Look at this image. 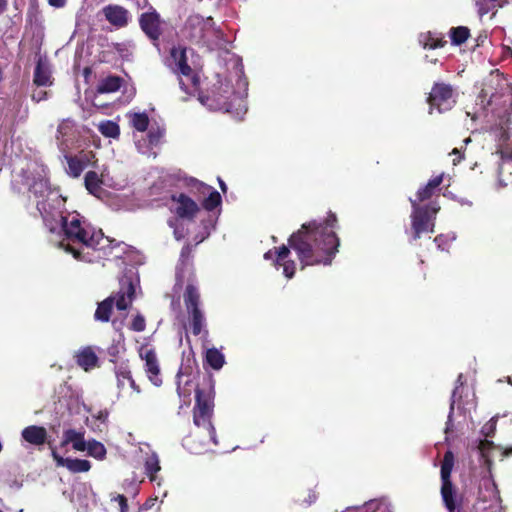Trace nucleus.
I'll use <instances>...</instances> for the list:
<instances>
[{
    "label": "nucleus",
    "mask_w": 512,
    "mask_h": 512,
    "mask_svg": "<svg viewBox=\"0 0 512 512\" xmlns=\"http://www.w3.org/2000/svg\"><path fill=\"white\" fill-rule=\"evenodd\" d=\"M50 6L55 8H62L66 4V0H48Z\"/></svg>",
    "instance_id": "46"
},
{
    "label": "nucleus",
    "mask_w": 512,
    "mask_h": 512,
    "mask_svg": "<svg viewBox=\"0 0 512 512\" xmlns=\"http://www.w3.org/2000/svg\"><path fill=\"white\" fill-rule=\"evenodd\" d=\"M28 191L37 199L36 209L44 225L54 229L56 225L53 224V217L57 216L58 210L49 203V196L52 193L49 179L41 175L35 176L30 173Z\"/></svg>",
    "instance_id": "6"
},
{
    "label": "nucleus",
    "mask_w": 512,
    "mask_h": 512,
    "mask_svg": "<svg viewBox=\"0 0 512 512\" xmlns=\"http://www.w3.org/2000/svg\"><path fill=\"white\" fill-rule=\"evenodd\" d=\"M132 126L139 132H144L149 126V117L145 113H135L132 117Z\"/></svg>",
    "instance_id": "35"
},
{
    "label": "nucleus",
    "mask_w": 512,
    "mask_h": 512,
    "mask_svg": "<svg viewBox=\"0 0 512 512\" xmlns=\"http://www.w3.org/2000/svg\"><path fill=\"white\" fill-rule=\"evenodd\" d=\"M115 500L118 502V504L120 506V512L128 511V501L124 495H122V494L117 495Z\"/></svg>",
    "instance_id": "43"
},
{
    "label": "nucleus",
    "mask_w": 512,
    "mask_h": 512,
    "mask_svg": "<svg viewBox=\"0 0 512 512\" xmlns=\"http://www.w3.org/2000/svg\"><path fill=\"white\" fill-rule=\"evenodd\" d=\"M273 254H275V250H274V249H273V250H269L268 252H266V253L264 254V258H265L266 260L273 259Z\"/></svg>",
    "instance_id": "53"
},
{
    "label": "nucleus",
    "mask_w": 512,
    "mask_h": 512,
    "mask_svg": "<svg viewBox=\"0 0 512 512\" xmlns=\"http://www.w3.org/2000/svg\"><path fill=\"white\" fill-rule=\"evenodd\" d=\"M184 305L188 313L189 325L194 336L208 335L206 329V318L201 309V295L199 289L188 283L183 294Z\"/></svg>",
    "instance_id": "8"
},
{
    "label": "nucleus",
    "mask_w": 512,
    "mask_h": 512,
    "mask_svg": "<svg viewBox=\"0 0 512 512\" xmlns=\"http://www.w3.org/2000/svg\"><path fill=\"white\" fill-rule=\"evenodd\" d=\"M186 51V48L180 46L171 49L170 56L175 63L174 72L187 77L191 81L192 89L198 91L200 78L188 64Z\"/></svg>",
    "instance_id": "13"
},
{
    "label": "nucleus",
    "mask_w": 512,
    "mask_h": 512,
    "mask_svg": "<svg viewBox=\"0 0 512 512\" xmlns=\"http://www.w3.org/2000/svg\"><path fill=\"white\" fill-rule=\"evenodd\" d=\"M506 455H512V448L508 449L506 452H505Z\"/></svg>",
    "instance_id": "58"
},
{
    "label": "nucleus",
    "mask_w": 512,
    "mask_h": 512,
    "mask_svg": "<svg viewBox=\"0 0 512 512\" xmlns=\"http://www.w3.org/2000/svg\"><path fill=\"white\" fill-rule=\"evenodd\" d=\"M337 222L336 214L330 211L322 221L312 220L302 224L301 228L289 237V247H274V265L277 268L282 267L283 274L288 279L294 277L296 263L290 259V248L296 252L301 269L306 266L330 265L340 246V239L335 232Z\"/></svg>",
    "instance_id": "1"
},
{
    "label": "nucleus",
    "mask_w": 512,
    "mask_h": 512,
    "mask_svg": "<svg viewBox=\"0 0 512 512\" xmlns=\"http://www.w3.org/2000/svg\"><path fill=\"white\" fill-rule=\"evenodd\" d=\"M493 429H494V426H490V428H488V431H491V432H492V431H493Z\"/></svg>",
    "instance_id": "61"
},
{
    "label": "nucleus",
    "mask_w": 512,
    "mask_h": 512,
    "mask_svg": "<svg viewBox=\"0 0 512 512\" xmlns=\"http://www.w3.org/2000/svg\"><path fill=\"white\" fill-rule=\"evenodd\" d=\"M84 183L90 194L98 196L101 193L103 181L95 171H88L86 173Z\"/></svg>",
    "instance_id": "25"
},
{
    "label": "nucleus",
    "mask_w": 512,
    "mask_h": 512,
    "mask_svg": "<svg viewBox=\"0 0 512 512\" xmlns=\"http://www.w3.org/2000/svg\"><path fill=\"white\" fill-rule=\"evenodd\" d=\"M451 154L458 156L457 158L453 159V164L454 165H456L457 163H459L463 159V156H462V154H461V152H460V150L458 148H454L452 150Z\"/></svg>",
    "instance_id": "48"
},
{
    "label": "nucleus",
    "mask_w": 512,
    "mask_h": 512,
    "mask_svg": "<svg viewBox=\"0 0 512 512\" xmlns=\"http://www.w3.org/2000/svg\"><path fill=\"white\" fill-rule=\"evenodd\" d=\"M508 4L507 0H475L477 13L480 17L488 14L498 8H503Z\"/></svg>",
    "instance_id": "24"
},
{
    "label": "nucleus",
    "mask_w": 512,
    "mask_h": 512,
    "mask_svg": "<svg viewBox=\"0 0 512 512\" xmlns=\"http://www.w3.org/2000/svg\"><path fill=\"white\" fill-rule=\"evenodd\" d=\"M7 9V0H0V14Z\"/></svg>",
    "instance_id": "51"
},
{
    "label": "nucleus",
    "mask_w": 512,
    "mask_h": 512,
    "mask_svg": "<svg viewBox=\"0 0 512 512\" xmlns=\"http://www.w3.org/2000/svg\"><path fill=\"white\" fill-rule=\"evenodd\" d=\"M135 298V285L131 277L124 276L119 281V290L114 296H109L100 302L96 308L94 318L100 322H108L115 303L120 311L128 309Z\"/></svg>",
    "instance_id": "5"
},
{
    "label": "nucleus",
    "mask_w": 512,
    "mask_h": 512,
    "mask_svg": "<svg viewBox=\"0 0 512 512\" xmlns=\"http://www.w3.org/2000/svg\"><path fill=\"white\" fill-rule=\"evenodd\" d=\"M102 13L105 19L113 26L117 28H123L128 25L129 12L126 8L116 5L109 4L102 9Z\"/></svg>",
    "instance_id": "17"
},
{
    "label": "nucleus",
    "mask_w": 512,
    "mask_h": 512,
    "mask_svg": "<svg viewBox=\"0 0 512 512\" xmlns=\"http://www.w3.org/2000/svg\"><path fill=\"white\" fill-rule=\"evenodd\" d=\"M86 450L89 456L97 460H104L107 454L104 444L95 439L86 442Z\"/></svg>",
    "instance_id": "29"
},
{
    "label": "nucleus",
    "mask_w": 512,
    "mask_h": 512,
    "mask_svg": "<svg viewBox=\"0 0 512 512\" xmlns=\"http://www.w3.org/2000/svg\"><path fill=\"white\" fill-rule=\"evenodd\" d=\"M218 181H219V186H220V189L222 190L223 193H226L227 192V186L225 184V182L218 178Z\"/></svg>",
    "instance_id": "52"
},
{
    "label": "nucleus",
    "mask_w": 512,
    "mask_h": 512,
    "mask_svg": "<svg viewBox=\"0 0 512 512\" xmlns=\"http://www.w3.org/2000/svg\"><path fill=\"white\" fill-rule=\"evenodd\" d=\"M67 433L69 436L70 443L72 447L76 451H85L86 450V441L84 438V431H77L75 429H67Z\"/></svg>",
    "instance_id": "33"
},
{
    "label": "nucleus",
    "mask_w": 512,
    "mask_h": 512,
    "mask_svg": "<svg viewBox=\"0 0 512 512\" xmlns=\"http://www.w3.org/2000/svg\"><path fill=\"white\" fill-rule=\"evenodd\" d=\"M195 391L196 402L193 408V422L197 431L185 437L183 445L193 454H202L209 449L210 444H218L216 430L211 421L215 398L212 377H204Z\"/></svg>",
    "instance_id": "3"
},
{
    "label": "nucleus",
    "mask_w": 512,
    "mask_h": 512,
    "mask_svg": "<svg viewBox=\"0 0 512 512\" xmlns=\"http://www.w3.org/2000/svg\"><path fill=\"white\" fill-rule=\"evenodd\" d=\"M179 85L187 94L191 95L197 92L199 101L213 111L231 112L233 101L237 99L231 82L221 79L219 76L205 91H201L200 87L198 91H194V89L190 91L181 78L179 79Z\"/></svg>",
    "instance_id": "4"
},
{
    "label": "nucleus",
    "mask_w": 512,
    "mask_h": 512,
    "mask_svg": "<svg viewBox=\"0 0 512 512\" xmlns=\"http://www.w3.org/2000/svg\"><path fill=\"white\" fill-rule=\"evenodd\" d=\"M184 33L185 37L192 44L209 46L215 30L209 22L204 21L202 18L194 17L187 21Z\"/></svg>",
    "instance_id": "10"
},
{
    "label": "nucleus",
    "mask_w": 512,
    "mask_h": 512,
    "mask_svg": "<svg viewBox=\"0 0 512 512\" xmlns=\"http://www.w3.org/2000/svg\"><path fill=\"white\" fill-rule=\"evenodd\" d=\"M68 169H69V175L77 178L81 175V173L84 171V167L82 164H80L79 160L75 158L74 156H66Z\"/></svg>",
    "instance_id": "36"
},
{
    "label": "nucleus",
    "mask_w": 512,
    "mask_h": 512,
    "mask_svg": "<svg viewBox=\"0 0 512 512\" xmlns=\"http://www.w3.org/2000/svg\"><path fill=\"white\" fill-rule=\"evenodd\" d=\"M434 242L438 245V247H441L442 246V242H443V236L442 235H438L434 238Z\"/></svg>",
    "instance_id": "54"
},
{
    "label": "nucleus",
    "mask_w": 512,
    "mask_h": 512,
    "mask_svg": "<svg viewBox=\"0 0 512 512\" xmlns=\"http://www.w3.org/2000/svg\"><path fill=\"white\" fill-rule=\"evenodd\" d=\"M173 234L177 240H181L184 237L183 233L177 228L174 229Z\"/></svg>",
    "instance_id": "50"
},
{
    "label": "nucleus",
    "mask_w": 512,
    "mask_h": 512,
    "mask_svg": "<svg viewBox=\"0 0 512 512\" xmlns=\"http://www.w3.org/2000/svg\"><path fill=\"white\" fill-rule=\"evenodd\" d=\"M31 98L33 101L35 102H41V101H44L48 98V92L46 90H43V89H35L33 92H32V95H31Z\"/></svg>",
    "instance_id": "41"
},
{
    "label": "nucleus",
    "mask_w": 512,
    "mask_h": 512,
    "mask_svg": "<svg viewBox=\"0 0 512 512\" xmlns=\"http://www.w3.org/2000/svg\"><path fill=\"white\" fill-rule=\"evenodd\" d=\"M91 68L90 67H85L84 70H83V75L85 76V78L89 77L91 75Z\"/></svg>",
    "instance_id": "55"
},
{
    "label": "nucleus",
    "mask_w": 512,
    "mask_h": 512,
    "mask_svg": "<svg viewBox=\"0 0 512 512\" xmlns=\"http://www.w3.org/2000/svg\"><path fill=\"white\" fill-rule=\"evenodd\" d=\"M106 417H107V414L100 412L99 415L97 416V419L104 422L106 420Z\"/></svg>",
    "instance_id": "56"
},
{
    "label": "nucleus",
    "mask_w": 512,
    "mask_h": 512,
    "mask_svg": "<svg viewBox=\"0 0 512 512\" xmlns=\"http://www.w3.org/2000/svg\"><path fill=\"white\" fill-rule=\"evenodd\" d=\"M115 375L117 378V387L120 391L124 390L126 384H128L136 394L141 392L139 385H137L135 380L132 378L128 365L121 364L117 366L115 368Z\"/></svg>",
    "instance_id": "21"
},
{
    "label": "nucleus",
    "mask_w": 512,
    "mask_h": 512,
    "mask_svg": "<svg viewBox=\"0 0 512 512\" xmlns=\"http://www.w3.org/2000/svg\"><path fill=\"white\" fill-rule=\"evenodd\" d=\"M461 379H462V374H460V375L458 376V379H457V382L459 383V385H460V386H462V384H463V383L461 382Z\"/></svg>",
    "instance_id": "57"
},
{
    "label": "nucleus",
    "mask_w": 512,
    "mask_h": 512,
    "mask_svg": "<svg viewBox=\"0 0 512 512\" xmlns=\"http://www.w3.org/2000/svg\"><path fill=\"white\" fill-rule=\"evenodd\" d=\"M496 153L500 156L502 160H512L511 150L498 149Z\"/></svg>",
    "instance_id": "45"
},
{
    "label": "nucleus",
    "mask_w": 512,
    "mask_h": 512,
    "mask_svg": "<svg viewBox=\"0 0 512 512\" xmlns=\"http://www.w3.org/2000/svg\"><path fill=\"white\" fill-rule=\"evenodd\" d=\"M33 83L37 87H46L53 84V78L49 65L41 58L36 62L33 74Z\"/></svg>",
    "instance_id": "19"
},
{
    "label": "nucleus",
    "mask_w": 512,
    "mask_h": 512,
    "mask_svg": "<svg viewBox=\"0 0 512 512\" xmlns=\"http://www.w3.org/2000/svg\"><path fill=\"white\" fill-rule=\"evenodd\" d=\"M2 80V70L0 69V81Z\"/></svg>",
    "instance_id": "62"
},
{
    "label": "nucleus",
    "mask_w": 512,
    "mask_h": 512,
    "mask_svg": "<svg viewBox=\"0 0 512 512\" xmlns=\"http://www.w3.org/2000/svg\"><path fill=\"white\" fill-rule=\"evenodd\" d=\"M189 383L187 382L185 384V386L182 388L180 386H178L177 388V392H178V395L180 398H182V401L184 402V404H190V394H191V389H187L186 386H188Z\"/></svg>",
    "instance_id": "40"
},
{
    "label": "nucleus",
    "mask_w": 512,
    "mask_h": 512,
    "mask_svg": "<svg viewBox=\"0 0 512 512\" xmlns=\"http://www.w3.org/2000/svg\"><path fill=\"white\" fill-rule=\"evenodd\" d=\"M21 437L25 442L37 447L49 442L47 430L43 426H27L22 430Z\"/></svg>",
    "instance_id": "18"
},
{
    "label": "nucleus",
    "mask_w": 512,
    "mask_h": 512,
    "mask_svg": "<svg viewBox=\"0 0 512 512\" xmlns=\"http://www.w3.org/2000/svg\"><path fill=\"white\" fill-rule=\"evenodd\" d=\"M483 433L485 434L486 437L492 436L490 431H488V432L483 431Z\"/></svg>",
    "instance_id": "60"
},
{
    "label": "nucleus",
    "mask_w": 512,
    "mask_h": 512,
    "mask_svg": "<svg viewBox=\"0 0 512 512\" xmlns=\"http://www.w3.org/2000/svg\"><path fill=\"white\" fill-rule=\"evenodd\" d=\"M411 207L412 240L416 241L423 234L434 232L436 214L440 210V206L436 202L419 205L417 201H411Z\"/></svg>",
    "instance_id": "7"
},
{
    "label": "nucleus",
    "mask_w": 512,
    "mask_h": 512,
    "mask_svg": "<svg viewBox=\"0 0 512 512\" xmlns=\"http://www.w3.org/2000/svg\"><path fill=\"white\" fill-rule=\"evenodd\" d=\"M98 131L106 138L117 139L120 136L119 125L112 120H103L97 125Z\"/></svg>",
    "instance_id": "28"
},
{
    "label": "nucleus",
    "mask_w": 512,
    "mask_h": 512,
    "mask_svg": "<svg viewBox=\"0 0 512 512\" xmlns=\"http://www.w3.org/2000/svg\"><path fill=\"white\" fill-rule=\"evenodd\" d=\"M138 512H145V511H143L142 509H140Z\"/></svg>",
    "instance_id": "63"
},
{
    "label": "nucleus",
    "mask_w": 512,
    "mask_h": 512,
    "mask_svg": "<svg viewBox=\"0 0 512 512\" xmlns=\"http://www.w3.org/2000/svg\"><path fill=\"white\" fill-rule=\"evenodd\" d=\"M124 84V79L118 75H108L102 78L97 87L96 91L99 94L114 93L120 90Z\"/></svg>",
    "instance_id": "22"
},
{
    "label": "nucleus",
    "mask_w": 512,
    "mask_h": 512,
    "mask_svg": "<svg viewBox=\"0 0 512 512\" xmlns=\"http://www.w3.org/2000/svg\"><path fill=\"white\" fill-rule=\"evenodd\" d=\"M221 195L218 191L213 190L208 197H206L202 205L207 211H213L221 204Z\"/></svg>",
    "instance_id": "34"
},
{
    "label": "nucleus",
    "mask_w": 512,
    "mask_h": 512,
    "mask_svg": "<svg viewBox=\"0 0 512 512\" xmlns=\"http://www.w3.org/2000/svg\"><path fill=\"white\" fill-rule=\"evenodd\" d=\"M68 444H70V440H69V436H68L67 430H65V431L63 432V439H62V441H61V443H60V446H61V447H65V446H67Z\"/></svg>",
    "instance_id": "49"
},
{
    "label": "nucleus",
    "mask_w": 512,
    "mask_h": 512,
    "mask_svg": "<svg viewBox=\"0 0 512 512\" xmlns=\"http://www.w3.org/2000/svg\"><path fill=\"white\" fill-rule=\"evenodd\" d=\"M139 357L144 361V371L149 381L159 387L162 384V375L156 350L148 345H142L139 348Z\"/></svg>",
    "instance_id": "12"
},
{
    "label": "nucleus",
    "mask_w": 512,
    "mask_h": 512,
    "mask_svg": "<svg viewBox=\"0 0 512 512\" xmlns=\"http://www.w3.org/2000/svg\"><path fill=\"white\" fill-rule=\"evenodd\" d=\"M146 328V321L143 315L137 314L130 325V329L135 332H142Z\"/></svg>",
    "instance_id": "37"
},
{
    "label": "nucleus",
    "mask_w": 512,
    "mask_h": 512,
    "mask_svg": "<svg viewBox=\"0 0 512 512\" xmlns=\"http://www.w3.org/2000/svg\"><path fill=\"white\" fill-rule=\"evenodd\" d=\"M171 200L176 204L174 213L180 219L193 221L200 211L198 204L184 193L173 194Z\"/></svg>",
    "instance_id": "15"
},
{
    "label": "nucleus",
    "mask_w": 512,
    "mask_h": 512,
    "mask_svg": "<svg viewBox=\"0 0 512 512\" xmlns=\"http://www.w3.org/2000/svg\"><path fill=\"white\" fill-rule=\"evenodd\" d=\"M455 457L452 451L444 453L441 463V497L445 508L449 512H461L456 500V487L452 483L451 473L454 467Z\"/></svg>",
    "instance_id": "9"
},
{
    "label": "nucleus",
    "mask_w": 512,
    "mask_h": 512,
    "mask_svg": "<svg viewBox=\"0 0 512 512\" xmlns=\"http://www.w3.org/2000/svg\"><path fill=\"white\" fill-rule=\"evenodd\" d=\"M442 182L443 174L437 175L434 178L430 179L425 186L418 189L415 199H409L410 202L417 201V204L420 205L421 202L431 199L436 193V191L439 189V186L442 184Z\"/></svg>",
    "instance_id": "20"
},
{
    "label": "nucleus",
    "mask_w": 512,
    "mask_h": 512,
    "mask_svg": "<svg viewBox=\"0 0 512 512\" xmlns=\"http://www.w3.org/2000/svg\"><path fill=\"white\" fill-rule=\"evenodd\" d=\"M451 43L460 46L467 41L470 36V30L466 26L452 27L449 32Z\"/></svg>",
    "instance_id": "30"
},
{
    "label": "nucleus",
    "mask_w": 512,
    "mask_h": 512,
    "mask_svg": "<svg viewBox=\"0 0 512 512\" xmlns=\"http://www.w3.org/2000/svg\"><path fill=\"white\" fill-rule=\"evenodd\" d=\"M107 353L110 356V361L115 363L119 354L118 347L116 345H111L108 347Z\"/></svg>",
    "instance_id": "44"
},
{
    "label": "nucleus",
    "mask_w": 512,
    "mask_h": 512,
    "mask_svg": "<svg viewBox=\"0 0 512 512\" xmlns=\"http://www.w3.org/2000/svg\"><path fill=\"white\" fill-rule=\"evenodd\" d=\"M458 390H459V386H456L451 395L450 410H449V415H448V421L446 423L445 432H448V430L450 429V425L452 422V416L454 413V406H455V403L457 402L456 397L458 395Z\"/></svg>",
    "instance_id": "38"
},
{
    "label": "nucleus",
    "mask_w": 512,
    "mask_h": 512,
    "mask_svg": "<svg viewBox=\"0 0 512 512\" xmlns=\"http://www.w3.org/2000/svg\"><path fill=\"white\" fill-rule=\"evenodd\" d=\"M144 468L145 474L149 477L150 481H155L156 473L161 469L157 454L152 453L146 457Z\"/></svg>",
    "instance_id": "31"
},
{
    "label": "nucleus",
    "mask_w": 512,
    "mask_h": 512,
    "mask_svg": "<svg viewBox=\"0 0 512 512\" xmlns=\"http://www.w3.org/2000/svg\"><path fill=\"white\" fill-rule=\"evenodd\" d=\"M192 248L189 244L183 246L181 250V258H188L191 254Z\"/></svg>",
    "instance_id": "47"
},
{
    "label": "nucleus",
    "mask_w": 512,
    "mask_h": 512,
    "mask_svg": "<svg viewBox=\"0 0 512 512\" xmlns=\"http://www.w3.org/2000/svg\"><path fill=\"white\" fill-rule=\"evenodd\" d=\"M162 136L163 132L159 129L157 131L150 130L148 133L149 143L152 145L158 144Z\"/></svg>",
    "instance_id": "42"
},
{
    "label": "nucleus",
    "mask_w": 512,
    "mask_h": 512,
    "mask_svg": "<svg viewBox=\"0 0 512 512\" xmlns=\"http://www.w3.org/2000/svg\"><path fill=\"white\" fill-rule=\"evenodd\" d=\"M162 24L163 21L159 13L155 10L144 12L139 17V26L141 30L155 46H158V41L163 33Z\"/></svg>",
    "instance_id": "14"
},
{
    "label": "nucleus",
    "mask_w": 512,
    "mask_h": 512,
    "mask_svg": "<svg viewBox=\"0 0 512 512\" xmlns=\"http://www.w3.org/2000/svg\"><path fill=\"white\" fill-rule=\"evenodd\" d=\"M206 362L214 370H219L225 363L224 355L216 348H210L206 352Z\"/></svg>",
    "instance_id": "32"
},
{
    "label": "nucleus",
    "mask_w": 512,
    "mask_h": 512,
    "mask_svg": "<svg viewBox=\"0 0 512 512\" xmlns=\"http://www.w3.org/2000/svg\"><path fill=\"white\" fill-rule=\"evenodd\" d=\"M74 157L79 160L80 164H82L85 169L90 164L91 160L95 158V154L92 151H82Z\"/></svg>",
    "instance_id": "39"
},
{
    "label": "nucleus",
    "mask_w": 512,
    "mask_h": 512,
    "mask_svg": "<svg viewBox=\"0 0 512 512\" xmlns=\"http://www.w3.org/2000/svg\"><path fill=\"white\" fill-rule=\"evenodd\" d=\"M48 446L51 451V456L58 467H66L72 473L88 472L91 469L90 461L78 458H64L57 452L52 442H48Z\"/></svg>",
    "instance_id": "16"
},
{
    "label": "nucleus",
    "mask_w": 512,
    "mask_h": 512,
    "mask_svg": "<svg viewBox=\"0 0 512 512\" xmlns=\"http://www.w3.org/2000/svg\"><path fill=\"white\" fill-rule=\"evenodd\" d=\"M420 42L425 49L443 48L447 44L443 37L437 36V34L432 32L421 34Z\"/></svg>",
    "instance_id": "26"
},
{
    "label": "nucleus",
    "mask_w": 512,
    "mask_h": 512,
    "mask_svg": "<svg viewBox=\"0 0 512 512\" xmlns=\"http://www.w3.org/2000/svg\"><path fill=\"white\" fill-rule=\"evenodd\" d=\"M78 366L89 371L97 366L98 357L90 346L81 349L75 356Z\"/></svg>",
    "instance_id": "23"
},
{
    "label": "nucleus",
    "mask_w": 512,
    "mask_h": 512,
    "mask_svg": "<svg viewBox=\"0 0 512 512\" xmlns=\"http://www.w3.org/2000/svg\"><path fill=\"white\" fill-rule=\"evenodd\" d=\"M54 229L47 227L51 233L62 232L58 246L71 253L76 260L88 263H98L108 260L111 256L118 258L113 252L119 247L115 240L104 236L101 230L90 231L84 227L79 214L63 216L58 211L53 217Z\"/></svg>",
    "instance_id": "2"
},
{
    "label": "nucleus",
    "mask_w": 512,
    "mask_h": 512,
    "mask_svg": "<svg viewBox=\"0 0 512 512\" xmlns=\"http://www.w3.org/2000/svg\"><path fill=\"white\" fill-rule=\"evenodd\" d=\"M30 180V172L21 170L11 181V190L13 193L20 195L28 189V181Z\"/></svg>",
    "instance_id": "27"
},
{
    "label": "nucleus",
    "mask_w": 512,
    "mask_h": 512,
    "mask_svg": "<svg viewBox=\"0 0 512 512\" xmlns=\"http://www.w3.org/2000/svg\"><path fill=\"white\" fill-rule=\"evenodd\" d=\"M366 511H367L366 507H362V508L358 509V512H366Z\"/></svg>",
    "instance_id": "59"
},
{
    "label": "nucleus",
    "mask_w": 512,
    "mask_h": 512,
    "mask_svg": "<svg viewBox=\"0 0 512 512\" xmlns=\"http://www.w3.org/2000/svg\"><path fill=\"white\" fill-rule=\"evenodd\" d=\"M454 91L451 85L446 83H434L428 96L430 108L437 109L440 113L450 110L456 103L453 97Z\"/></svg>",
    "instance_id": "11"
}]
</instances>
